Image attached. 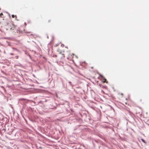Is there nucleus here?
Listing matches in <instances>:
<instances>
[{"label": "nucleus", "mask_w": 149, "mask_h": 149, "mask_svg": "<svg viewBox=\"0 0 149 149\" xmlns=\"http://www.w3.org/2000/svg\"><path fill=\"white\" fill-rule=\"evenodd\" d=\"M3 15V14L2 13H1L0 14V15Z\"/></svg>", "instance_id": "nucleus-10"}, {"label": "nucleus", "mask_w": 149, "mask_h": 149, "mask_svg": "<svg viewBox=\"0 0 149 149\" xmlns=\"http://www.w3.org/2000/svg\"><path fill=\"white\" fill-rule=\"evenodd\" d=\"M106 81V79H104V81H103V82H105Z\"/></svg>", "instance_id": "nucleus-5"}, {"label": "nucleus", "mask_w": 149, "mask_h": 149, "mask_svg": "<svg viewBox=\"0 0 149 149\" xmlns=\"http://www.w3.org/2000/svg\"><path fill=\"white\" fill-rule=\"evenodd\" d=\"M12 18H15V17H16V18H17V16H16V15H12Z\"/></svg>", "instance_id": "nucleus-3"}, {"label": "nucleus", "mask_w": 149, "mask_h": 149, "mask_svg": "<svg viewBox=\"0 0 149 149\" xmlns=\"http://www.w3.org/2000/svg\"><path fill=\"white\" fill-rule=\"evenodd\" d=\"M58 57L59 59H63L65 57V54L63 53L60 52L58 55Z\"/></svg>", "instance_id": "nucleus-2"}, {"label": "nucleus", "mask_w": 149, "mask_h": 149, "mask_svg": "<svg viewBox=\"0 0 149 149\" xmlns=\"http://www.w3.org/2000/svg\"><path fill=\"white\" fill-rule=\"evenodd\" d=\"M6 29L7 30H10L12 31H17V30L16 29V26L13 24L10 23L8 24L6 26Z\"/></svg>", "instance_id": "nucleus-1"}, {"label": "nucleus", "mask_w": 149, "mask_h": 149, "mask_svg": "<svg viewBox=\"0 0 149 149\" xmlns=\"http://www.w3.org/2000/svg\"><path fill=\"white\" fill-rule=\"evenodd\" d=\"M15 58H17V59H18V56H15Z\"/></svg>", "instance_id": "nucleus-6"}, {"label": "nucleus", "mask_w": 149, "mask_h": 149, "mask_svg": "<svg viewBox=\"0 0 149 149\" xmlns=\"http://www.w3.org/2000/svg\"><path fill=\"white\" fill-rule=\"evenodd\" d=\"M141 140L144 143H146V142H145V141L143 139H141Z\"/></svg>", "instance_id": "nucleus-4"}, {"label": "nucleus", "mask_w": 149, "mask_h": 149, "mask_svg": "<svg viewBox=\"0 0 149 149\" xmlns=\"http://www.w3.org/2000/svg\"><path fill=\"white\" fill-rule=\"evenodd\" d=\"M10 54L12 55H14V54L13 53H10Z\"/></svg>", "instance_id": "nucleus-9"}, {"label": "nucleus", "mask_w": 149, "mask_h": 149, "mask_svg": "<svg viewBox=\"0 0 149 149\" xmlns=\"http://www.w3.org/2000/svg\"><path fill=\"white\" fill-rule=\"evenodd\" d=\"M51 21V20H48V22H50Z\"/></svg>", "instance_id": "nucleus-11"}, {"label": "nucleus", "mask_w": 149, "mask_h": 149, "mask_svg": "<svg viewBox=\"0 0 149 149\" xmlns=\"http://www.w3.org/2000/svg\"><path fill=\"white\" fill-rule=\"evenodd\" d=\"M74 55V54H72L71 55V56H72V57H73Z\"/></svg>", "instance_id": "nucleus-8"}, {"label": "nucleus", "mask_w": 149, "mask_h": 149, "mask_svg": "<svg viewBox=\"0 0 149 149\" xmlns=\"http://www.w3.org/2000/svg\"><path fill=\"white\" fill-rule=\"evenodd\" d=\"M119 94L120 95H122V96H123V93H120Z\"/></svg>", "instance_id": "nucleus-7"}]
</instances>
